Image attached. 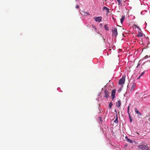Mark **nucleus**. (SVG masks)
<instances>
[{
  "label": "nucleus",
  "mask_w": 150,
  "mask_h": 150,
  "mask_svg": "<svg viewBox=\"0 0 150 150\" xmlns=\"http://www.w3.org/2000/svg\"><path fill=\"white\" fill-rule=\"evenodd\" d=\"M138 147L139 149H141V150H148L149 149V147L147 145H139Z\"/></svg>",
  "instance_id": "nucleus-1"
},
{
  "label": "nucleus",
  "mask_w": 150,
  "mask_h": 150,
  "mask_svg": "<svg viewBox=\"0 0 150 150\" xmlns=\"http://www.w3.org/2000/svg\"><path fill=\"white\" fill-rule=\"evenodd\" d=\"M125 76H123L122 78L120 79L119 82V84L120 85H123L125 81Z\"/></svg>",
  "instance_id": "nucleus-2"
},
{
  "label": "nucleus",
  "mask_w": 150,
  "mask_h": 150,
  "mask_svg": "<svg viewBox=\"0 0 150 150\" xmlns=\"http://www.w3.org/2000/svg\"><path fill=\"white\" fill-rule=\"evenodd\" d=\"M95 21L96 22H100L101 21L102 18L101 17H95L94 18Z\"/></svg>",
  "instance_id": "nucleus-3"
},
{
  "label": "nucleus",
  "mask_w": 150,
  "mask_h": 150,
  "mask_svg": "<svg viewBox=\"0 0 150 150\" xmlns=\"http://www.w3.org/2000/svg\"><path fill=\"white\" fill-rule=\"evenodd\" d=\"M131 84V86L130 88V91H133L135 88L136 86L135 83H130Z\"/></svg>",
  "instance_id": "nucleus-4"
},
{
  "label": "nucleus",
  "mask_w": 150,
  "mask_h": 150,
  "mask_svg": "<svg viewBox=\"0 0 150 150\" xmlns=\"http://www.w3.org/2000/svg\"><path fill=\"white\" fill-rule=\"evenodd\" d=\"M116 92V90H113L112 91L111 96L112 97V99L113 100L115 97V95Z\"/></svg>",
  "instance_id": "nucleus-5"
},
{
  "label": "nucleus",
  "mask_w": 150,
  "mask_h": 150,
  "mask_svg": "<svg viewBox=\"0 0 150 150\" xmlns=\"http://www.w3.org/2000/svg\"><path fill=\"white\" fill-rule=\"evenodd\" d=\"M112 33L115 35L116 36L117 34V29L115 28H114V29L112 31Z\"/></svg>",
  "instance_id": "nucleus-6"
},
{
  "label": "nucleus",
  "mask_w": 150,
  "mask_h": 150,
  "mask_svg": "<svg viewBox=\"0 0 150 150\" xmlns=\"http://www.w3.org/2000/svg\"><path fill=\"white\" fill-rule=\"evenodd\" d=\"M105 95L104 97L106 98H108L109 97V92L106 90L105 91Z\"/></svg>",
  "instance_id": "nucleus-7"
},
{
  "label": "nucleus",
  "mask_w": 150,
  "mask_h": 150,
  "mask_svg": "<svg viewBox=\"0 0 150 150\" xmlns=\"http://www.w3.org/2000/svg\"><path fill=\"white\" fill-rule=\"evenodd\" d=\"M116 106L117 108H119L120 106L121 103V101L120 100H118L117 102L116 103Z\"/></svg>",
  "instance_id": "nucleus-8"
},
{
  "label": "nucleus",
  "mask_w": 150,
  "mask_h": 150,
  "mask_svg": "<svg viewBox=\"0 0 150 150\" xmlns=\"http://www.w3.org/2000/svg\"><path fill=\"white\" fill-rule=\"evenodd\" d=\"M135 112L136 113L139 115V116H141L142 115L141 113L140 112L138 111L137 108H134Z\"/></svg>",
  "instance_id": "nucleus-9"
},
{
  "label": "nucleus",
  "mask_w": 150,
  "mask_h": 150,
  "mask_svg": "<svg viewBox=\"0 0 150 150\" xmlns=\"http://www.w3.org/2000/svg\"><path fill=\"white\" fill-rule=\"evenodd\" d=\"M103 10H105L106 11V12H107V13H108L109 12V9L105 6L104 7H103Z\"/></svg>",
  "instance_id": "nucleus-10"
},
{
  "label": "nucleus",
  "mask_w": 150,
  "mask_h": 150,
  "mask_svg": "<svg viewBox=\"0 0 150 150\" xmlns=\"http://www.w3.org/2000/svg\"><path fill=\"white\" fill-rule=\"evenodd\" d=\"M125 17V16H122V17L120 19V22L122 24L123 23V21L124 20Z\"/></svg>",
  "instance_id": "nucleus-11"
},
{
  "label": "nucleus",
  "mask_w": 150,
  "mask_h": 150,
  "mask_svg": "<svg viewBox=\"0 0 150 150\" xmlns=\"http://www.w3.org/2000/svg\"><path fill=\"white\" fill-rule=\"evenodd\" d=\"M128 115H129V119H130V122H132V118L131 117L129 113H128Z\"/></svg>",
  "instance_id": "nucleus-12"
},
{
  "label": "nucleus",
  "mask_w": 150,
  "mask_h": 150,
  "mask_svg": "<svg viewBox=\"0 0 150 150\" xmlns=\"http://www.w3.org/2000/svg\"><path fill=\"white\" fill-rule=\"evenodd\" d=\"M137 36L139 37H142L143 36V34L141 33H139V34H138Z\"/></svg>",
  "instance_id": "nucleus-13"
},
{
  "label": "nucleus",
  "mask_w": 150,
  "mask_h": 150,
  "mask_svg": "<svg viewBox=\"0 0 150 150\" xmlns=\"http://www.w3.org/2000/svg\"><path fill=\"white\" fill-rule=\"evenodd\" d=\"M117 1L118 2V4L120 5L121 3L122 0H117Z\"/></svg>",
  "instance_id": "nucleus-14"
},
{
  "label": "nucleus",
  "mask_w": 150,
  "mask_h": 150,
  "mask_svg": "<svg viewBox=\"0 0 150 150\" xmlns=\"http://www.w3.org/2000/svg\"><path fill=\"white\" fill-rule=\"evenodd\" d=\"M104 27L106 30H108V28L107 26V25H105Z\"/></svg>",
  "instance_id": "nucleus-15"
},
{
  "label": "nucleus",
  "mask_w": 150,
  "mask_h": 150,
  "mask_svg": "<svg viewBox=\"0 0 150 150\" xmlns=\"http://www.w3.org/2000/svg\"><path fill=\"white\" fill-rule=\"evenodd\" d=\"M127 141L129 143H132V141L130 139H128L127 138Z\"/></svg>",
  "instance_id": "nucleus-16"
},
{
  "label": "nucleus",
  "mask_w": 150,
  "mask_h": 150,
  "mask_svg": "<svg viewBox=\"0 0 150 150\" xmlns=\"http://www.w3.org/2000/svg\"><path fill=\"white\" fill-rule=\"evenodd\" d=\"M114 122L115 123H118V117H117H117L116 118V119L114 121Z\"/></svg>",
  "instance_id": "nucleus-17"
},
{
  "label": "nucleus",
  "mask_w": 150,
  "mask_h": 150,
  "mask_svg": "<svg viewBox=\"0 0 150 150\" xmlns=\"http://www.w3.org/2000/svg\"><path fill=\"white\" fill-rule=\"evenodd\" d=\"M98 120L100 121V122H103V120H102V117H99L98 118Z\"/></svg>",
  "instance_id": "nucleus-18"
},
{
  "label": "nucleus",
  "mask_w": 150,
  "mask_h": 150,
  "mask_svg": "<svg viewBox=\"0 0 150 150\" xmlns=\"http://www.w3.org/2000/svg\"><path fill=\"white\" fill-rule=\"evenodd\" d=\"M112 104L111 102H110L109 104V107L110 108H111L112 106Z\"/></svg>",
  "instance_id": "nucleus-19"
},
{
  "label": "nucleus",
  "mask_w": 150,
  "mask_h": 150,
  "mask_svg": "<svg viewBox=\"0 0 150 150\" xmlns=\"http://www.w3.org/2000/svg\"><path fill=\"white\" fill-rule=\"evenodd\" d=\"M92 27L93 28H94L95 29V30H96V31L97 29H96V28L95 26H94L93 25H92Z\"/></svg>",
  "instance_id": "nucleus-20"
},
{
  "label": "nucleus",
  "mask_w": 150,
  "mask_h": 150,
  "mask_svg": "<svg viewBox=\"0 0 150 150\" xmlns=\"http://www.w3.org/2000/svg\"><path fill=\"white\" fill-rule=\"evenodd\" d=\"M145 73V72H142L140 74V76H142Z\"/></svg>",
  "instance_id": "nucleus-21"
},
{
  "label": "nucleus",
  "mask_w": 150,
  "mask_h": 150,
  "mask_svg": "<svg viewBox=\"0 0 150 150\" xmlns=\"http://www.w3.org/2000/svg\"><path fill=\"white\" fill-rule=\"evenodd\" d=\"M129 106H128L127 108V112H128V113L129 112Z\"/></svg>",
  "instance_id": "nucleus-22"
},
{
  "label": "nucleus",
  "mask_w": 150,
  "mask_h": 150,
  "mask_svg": "<svg viewBox=\"0 0 150 150\" xmlns=\"http://www.w3.org/2000/svg\"><path fill=\"white\" fill-rule=\"evenodd\" d=\"M76 8H79V6L78 5H77L76 6Z\"/></svg>",
  "instance_id": "nucleus-23"
},
{
  "label": "nucleus",
  "mask_w": 150,
  "mask_h": 150,
  "mask_svg": "<svg viewBox=\"0 0 150 150\" xmlns=\"http://www.w3.org/2000/svg\"><path fill=\"white\" fill-rule=\"evenodd\" d=\"M141 76H139L137 78V79H139L140 78V77H141Z\"/></svg>",
  "instance_id": "nucleus-24"
},
{
  "label": "nucleus",
  "mask_w": 150,
  "mask_h": 150,
  "mask_svg": "<svg viewBox=\"0 0 150 150\" xmlns=\"http://www.w3.org/2000/svg\"><path fill=\"white\" fill-rule=\"evenodd\" d=\"M86 14H87V15H89V13H86Z\"/></svg>",
  "instance_id": "nucleus-25"
},
{
  "label": "nucleus",
  "mask_w": 150,
  "mask_h": 150,
  "mask_svg": "<svg viewBox=\"0 0 150 150\" xmlns=\"http://www.w3.org/2000/svg\"><path fill=\"white\" fill-rule=\"evenodd\" d=\"M148 150H150V149H149H149H148Z\"/></svg>",
  "instance_id": "nucleus-26"
}]
</instances>
